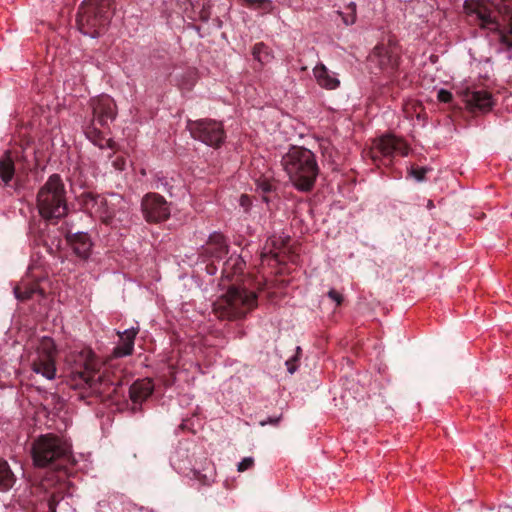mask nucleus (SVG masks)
I'll return each mask as SVG.
<instances>
[{
    "label": "nucleus",
    "instance_id": "1",
    "mask_svg": "<svg viewBox=\"0 0 512 512\" xmlns=\"http://www.w3.org/2000/svg\"><path fill=\"white\" fill-rule=\"evenodd\" d=\"M67 362L70 366L67 384L78 391V399L86 404L110 400L118 392L121 377L110 375L106 369L100 372L90 350L71 354Z\"/></svg>",
    "mask_w": 512,
    "mask_h": 512
},
{
    "label": "nucleus",
    "instance_id": "2",
    "mask_svg": "<svg viewBox=\"0 0 512 512\" xmlns=\"http://www.w3.org/2000/svg\"><path fill=\"white\" fill-rule=\"evenodd\" d=\"M281 163L296 189L303 192L313 189L319 174V166L311 150L291 146L283 155Z\"/></svg>",
    "mask_w": 512,
    "mask_h": 512
},
{
    "label": "nucleus",
    "instance_id": "3",
    "mask_svg": "<svg viewBox=\"0 0 512 512\" xmlns=\"http://www.w3.org/2000/svg\"><path fill=\"white\" fill-rule=\"evenodd\" d=\"M39 215L56 223L68 214L65 185L58 174L51 175L39 189L36 197Z\"/></svg>",
    "mask_w": 512,
    "mask_h": 512
},
{
    "label": "nucleus",
    "instance_id": "4",
    "mask_svg": "<svg viewBox=\"0 0 512 512\" xmlns=\"http://www.w3.org/2000/svg\"><path fill=\"white\" fill-rule=\"evenodd\" d=\"M32 457L38 467L62 469L70 462L71 446L53 434L41 435L33 442Z\"/></svg>",
    "mask_w": 512,
    "mask_h": 512
},
{
    "label": "nucleus",
    "instance_id": "5",
    "mask_svg": "<svg viewBox=\"0 0 512 512\" xmlns=\"http://www.w3.org/2000/svg\"><path fill=\"white\" fill-rule=\"evenodd\" d=\"M257 306V294L244 287L232 286L213 303L215 315L222 320H236L246 316Z\"/></svg>",
    "mask_w": 512,
    "mask_h": 512
},
{
    "label": "nucleus",
    "instance_id": "6",
    "mask_svg": "<svg viewBox=\"0 0 512 512\" xmlns=\"http://www.w3.org/2000/svg\"><path fill=\"white\" fill-rule=\"evenodd\" d=\"M112 0H84L77 13V27L79 31L91 38L102 35L111 18Z\"/></svg>",
    "mask_w": 512,
    "mask_h": 512
},
{
    "label": "nucleus",
    "instance_id": "7",
    "mask_svg": "<svg viewBox=\"0 0 512 512\" xmlns=\"http://www.w3.org/2000/svg\"><path fill=\"white\" fill-rule=\"evenodd\" d=\"M408 153L409 146L406 141L392 133H386L375 139L369 151L370 158L374 163L379 161L381 157L407 156Z\"/></svg>",
    "mask_w": 512,
    "mask_h": 512
},
{
    "label": "nucleus",
    "instance_id": "8",
    "mask_svg": "<svg viewBox=\"0 0 512 512\" xmlns=\"http://www.w3.org/2000/svg\"><path fill=\"white\" fill-rule=\"evenodd\" d=\"M79 204L86 213L98 217L106 225H109L115 216L114 208L103 195L84 192L79 196Z\"/></svg>",
    "mask_w": 512,
    "mask_h": 512
},
{
    "label": "nucleus",
    "instance_id": "9",
    "mask_svg": "<svg viewBox=\"0 0 512 512\" xmlns=\"http://www.w3.org/2000/svg\"><path fill=\"white\" fill-rule=\"evenodd\" d=\"M141 211L144 219L149 223H160L170 216L168 202L158 193H148L142 198Z\"/></svg>",
    "mask_w": 512,
    "mask_h": 512
},
{
    "label": "nucleus",
    "instance_id": "10",
    "mask_svg": "<svg viewBox=\"0 0 512 512\" xmlns=\"http://www.w3.org/2000/svg\"><path fill=\"white\" fill-rule=\"evenodd\" d=\"M32 371L48 380L56 376L55 350L52 345L44 343L31 363Z\"/></svg>",
    "mask_w": 512,
    "mask_h": 512
},
{
    "label": "nucleus",
    "instance_id": "11",
    "mask_svg": "<svg viewBox=\"0 0 512 512\" xmlns=\"http://www.w3.org/2000/svg\"><path fill=\"white\" fill-rule=\"evenodd\" d=\"M370 59L382 70H394L399 65L400 52L397 46L389 41L388 44L377 45L370 54Z\"/></svg>",
    "mask_w": 512,
    "mask_h": 512
},
{
    "label": "nucleus",
    "instance_id": "12",
    "mask_svg": "<svg viewBox=\"0 0 512 512\" xmlns=\"http://www.w3.org/2000/svg\"><path fill=\"white\" fill-rule=\"evenodd\" d=\"M464 8L471 15H475L476 19L480 22V27L491 31L499 29V23L496 16L493 15L492 10L484 3L474 0H466Z\"/></svg>",
    "mask_w": 512,
    "mask_h": 512
},
{
    "label": "nucleus",
    "instance_id": "13",
    "mask_svg": "<svg viewBox=\"0 0 512 512\" xmlns=\"http://www.w3.org/2000/svg\"><path fill=\"white\" fill-rule=\"evenodd\" d=\"M93 119L92 125L108 126L115 118V105L109 97H103L92 101Z\"/></svg>",
    "mask_w": 512,
    "mask_h": 512
},
{
    "label": "nucleus",
    "instance_id": "14",
    "mask_svg": "<svg viewBox=\"0 0 512 512\" xmlns=\"http://www.w3.org/2000/svg\"><path fill=\"white\" fill-rule=\"evenodd\" d=\"M229 246L225 237L221 233H213L210 235L206 244L201 248L200 255L205 261L221 260L228 253Z\"/></svg>",
    "mask_w": 512,
    "mask_h": 512
},
{
    "label": "nucleus",
    "instance_id": "15",
    "mask_svg": "<svg viewBox=\"0 0 512 512\" xmlns=\"http://www.w3.org/2000/svg\"><path fill=\"white\" fill-rule=\"evenodd\" d=\"M465 107L472 113H486L492 109V95L484 90L465 91L463 94Z\"/></svg>",
    "mask_w": 512,
    "mask_h": 512
},
{
    "label": "nucleus",
    "instance_id": "16",
    "mask_svg": "<svg viewBox=\"0 0 512 512\" xmlns=\"http://www.w3.org/2000/svg\"><path fill=\"white\" fill-rule=\"evenodd\" d=\"M65 238L77 257L83 260H87L90 257L93 243L88 233L69 232L66 234Z\"/></svg>",
    "mask_w": 512,
    "mask_h": 512
},
{
    "label": "nucleus",
    "instance_id": "17",
    "mask_svg": "<svg viewBox=\"0 0 512 512\" xmlns=\"http://www.w3.org/2000/svg\"><path fill=\"white\" fill-rule=\"evenodd\" d=\"M138 328H130L124 331H118L117 335L119 337L118 344L113 348L112 356L114 358H121L125 356L132 355L134 351V343L135 338L138 334Z\"/></svg>",
    "mask_w": 512,
    "mask_h": 512
},
{
    "label": "nucleus",
    "instance_id": "18",
    "mask_svg": "<svg viewBox=\"0 0 512 512\" xmlns=\"http://www.w3.org/2000/svg\"><path fill=\"white\" fill-rule=\"evenodd\" d=\"M154 390L150 379H140L135 381L129 388V396L134 404H142L152 394Z\"/></svg>",
    "mask_w": 512,
    "mask_h": 512
},
{
    "label": "nucleus",
    "instance_id": "19",
    "mask_svg": "<svg viewBox=\"0 0 512 512\" xmlns=\"http://www.w3.org/2000/svg\"><path fill=\"white\" fill-rule=\"evenodd\" d=\"M195 140H199L208 146L219 147L225 138V130H189Z\"/></svg>",
    "mask_w": 512,
    "mask_h": 512
},
{
    "label": "nucleus",
    "instance_id": "20",
    "mask_svg": "<svg viewBox=\"0 0 512 512\" xmlns=\"http://www.w3.org/2000/svg\"><path fill=\"white\" fill-rule=\"evenodd\" d=\"M15 297L20 301H26L38 295L41 298L46 296V291L36 282H21L14 288Z\"/></svg>",
    "mask_w": 512,
    "mask_h": 512
},
{
    "label": "nucleus",
    "instance_id": "21",
    "mask_svg": "<svg viewBox=\"0 0 512 512\" xmlns=\"http://www.w3.org/2000/svg\"><path fill=\"white\" fill-rule=\"evenodd\" d=\"M85 136L99 148H110L115 149L116 143L104 130H83Z\"/></svg>",
    "mask_w": 512,
    "mask_h": 512
},
{
    "label": "nucleus",
    "instance_id": "22",
    "mask_svg": "<svg viewBox=\"0 0 512 512\" xmlns=\"http://www.w3.org/2000/svg\"><path fill=\"white\" fill-rule=\"evenodd\" d=\"M313 74L317 80V83L323 88L335 89L339 86V80L331 75L323 64L317 65L313 69Z\"/></svg>",
    "mask_w": 512,
    "mask_h": 512
},
{
    "label": "nucleus",
    "instance_id": "23",
    "mask_svg": "<svg viewBox=\"0 0 512 512\" xmlns=\"http://www.w3.org/2000/svg\"><path fill=\"white\" fill-rule=\"evenodd\" d=\"M15 174V165L10 150H6L0 157V178L4 184H8Z\"/></svg>",
    "mask_w": 512,
    "mask_h": 512
},
{
    "label": "nucleus",
    "instance_id": "24",
    "mask_svg": "<svg viewBox=\"0 0 512 512\" xmlns=\"http://www.w3.org/2000/svg\"><path fill=\"white\" fill-rule=\"evenodd\" d=\"M16 477L8 463L0 459V491H8L15 484Z\"/></svg>",
    "mask_w": 512,
    "mask_h": 512
},
{
    "label": "nucleus",
    "instance_id": "25",
    "mask_svg": "<svg viewBox=\"0 0 512 512\" xmlns=\"http://www.w3.org/2000/svg\"><path fill=\"white\" fill-rule=\"evenodd\" d=\"M242 4L248 8L260 10L265 14L272 13L274 4L272 0H241Z\"/></svg>",
    "mask_w": 512,
    "mask_h": 512
},
{
    "label": "nucleus",
    "instance_id": "26",
    "mask_svg": "<svg viewBox=\"0 0 512 512\" xmlns=\"http://www.w3.org/2000/svg\"><path fill=\"white\" fill-rule=\"evenodd\" d=\"M244 265L245 263L240 256H237L235 258L230 257L223 263L222 272L226 274L227 277H229L231 272L238 273L242 271Z\"/></svg>",
    "mask_w": 512,
    "mask_h": 512
},
{
    "label": "nucleus",
    "instance_id": "27",
    "mask_svg": "<svg viewBox=\"0 0 512 512\" xmlns=\"http://www.w3.org/2000/svg\"><path fill=\"white\" fill-rule=\"evenodd\" d=\"M346 8L349 10V13L344 14L341 11H337V13L341 16L343 23L345 25H353L357 19V6L355 2H350Z\"/></svg>",
    "mask_w": 512,
    "mask_h": 512
},
{
    "label": "nucleus",
    "instance_id": "28",
    "mask_svg": "<svg viewBox=\"0 0 512 512\" xmlns=\"http://www.w3.org/2000/svg\"><path fill=\"white\" fill-rule=\"evenodd\" d=\"M194 478L199 481L204 486L211 485L214 482V470L213 468L209 469V472L203 473L199 470H193Z\"/></svg>",
    "mask_w": 512,
    "mask_h": 512
},
{
    "label": "nucleus",
    "instance_id": "29",
    "mask_svg": "<svg viewBox=\"0 0 512 512\" xmlns=\"http://www.w3.org/2000/svg\"><path fill=\"white\" fill-rule=\"evenodd\" d=\"M427 170L424 167L411 166L409 169V176L413 177L417 181H423Z\"/></svg>",
    "mask_w": 512,
    "mask_h": 512
},
{
    "label": "nucleus",
    "instance_id": "30",
    "mask_svg": "<svg viewBox=\"0 0 512 512\" xmlns=\"http://www.w3.org/2000/svg\"><path fill=\"white\" fill-rule=\"evenodd\" d=\"M262 54H265L267 56L265 44L264 43H257V44H255L253 49H252L253 57L256 60H258L260 62H263L264 58H263Z\"/></svg>",
    "mask_w": 512,
    "mask_h": 512
},
{
    "label": "nucleus",
    "instance_id": "31",
    "mask_svg": "<svg viewBox=\"0 0 512 512\" xmlns=\"http://www.w3.org/2000/svg\"><path fill=\"white\" fill-rule=\"evenodd\" d=\"M258 188L263 192L268 193L271 192L274 188V184L267 178H260L257 180Z\"/></svg>",
    "mask_w": 512,
    "mask_h": 512
},
{
    "label": "nucleus",
    "instance_id": "32",
    "mask_svg": "<svg viewBox=\"0 0 512 512\" xmlns=\"http://www.w3.org/2000/svg\"><path fill=\"white\" fill-rule=\"evenodd\" d=\"M60 501V497L56 494H51L47 501V506L49 512H56L57 505Z\"/></svg>",
    "mask_w": 512,
    "mask_h": 512
},
{
    "label": "nucleus",
    "instance_id": "33",
    "mask_svg": "<svg viewBox=\"0 0 512 512\" xmlns=\"http://www.w3.org/2000/svg\"><path fill=\"white\" fill-rule=\"evenodd\" d=\"M254 465V459L251 457L244 458L239 464H238V471L244 472L248 469H250Z\"/></svg>",
    "mask_w": 512,
    "mask_h": 512
},
{
    "label": "nucleus",
    "instance_id": "34",
    "mask_svg": "<svg viewBox=\"0 0 512 512\" xmlns=\"http://www.w3.org/2000/svg\"><path fill=\"white\" fill-rule=\"evenodd\" d=\"M112 166L118 170L123 171L126 167V160L125 158L118 156L112 161Z\"/></svg>",
    "mask_w": 512,
    "mask_h": 512
},
{
    "label": "nucleus",
    "instance_id": "35",
    "mask_svg": "<svg viewBox=\"0 0 512 512\" xmlns=\"http://www.w3.org/2000/svg\"><path fill=\"white\" fill-rule=\"evenodd\" d=\"M328 297L331 300L335 301L337 303V305H341V303L343 301V296L338 291H336L335 289H331L328 292Z\"/></svg>",
    "mask_w": 512,
    "mask_h": 512
},
{
    "label": "nucleus",
    "instance_id": "36",
    "mask_svg": "<svg viewBox=\"0 0 512 512\" xmlns=\"http://www.w3.org/2000/svg\"><path fill=\"white\" fill-rule=\"evenodd\" d=\"M298 361L297 356H294L286 361L287 370L289 373H294L297 369L296 362Z\"/></svg>",
    "mask_w": 512,
    "mask_h": 512
},
{
    "label": "nucleus",
    "instance_id": "37",
    "mask_svg": "<svg viewBox=\"0 0 512 512\" xmlns=\"http://www.w3.org/2000/svg\"><path fill=\"white\" fill-rule=\"evenodd\" d=\"M500 41L504 44L508 49H512V41H510L509 36L504 33H500Z\"/></svg>",
    "mask_w": 512,
    "mask_h": 512
},
{
    "label": "nucleus",
    "instance_id": "38",
    "mask_svg": "<svg viewBox=\"0 0 512 512\" xmlns=\"http://www.w3.org/2000/svg\"><path fill=\"white\" fill-rule=\"evenodd\" d=\"M438 99L441 102L447 103L448 102V90L446 89H440L437 93Z\"/></svg>",
    "mask_w": 512,
    "mask_h": 512
},
{
    "label": "nucleus",
    "instance_id": "39",
    "mask_svg": "<svg viewBox=\"0 0 512 512\" xmlns=\"http://www.w3.org/2000/svg\"><path fill=\"white\" fill-rule=\"evenodd\" d=\"M278 421H279V418H268V420H267V421H262L260 424H261L262 426L266 425L267 423H270V424L275 425V424H277V423H278Z\"/></svg>",
    "mask_w": 512,
    "mask_h": 512
},
{
    "label": "nucleus",
    "instance_id": "40",
    "mask_svg": "<svg viewBox=\"0 0 512 512\" xmlns=\"http://www.w3.org/2000/svg\"><path fill=\"white\" fill-rule=\"evenodd\" d=\"M499 13H510V8L506 5H503V7L498 8Z\"/></svg>",
    "mask_w": 512,
    "mask_h": 512
},
{
    "label": "nucleus",
    "instance_id": "41",
    "mask_svg": "<svg viewBox=\"0 0 512 512\" xmlns=\"http://www.w3.org/2000/svg\"><path fill=\"white\" fill-rule=\"evenodd\" d=\"M215 270H216V267L213 266L212 264L211 265H207V271L209 273H214Z\"/></svg>",
    "mask_w": 512,
    "mask_h": 512
},
{
    "label": "nucleus",
    "instance_id": "42",
    "mask_svg": "<svg viewBox=\"0 0 512 512\" xmlns=\"http://www.w3.org/2000/svg\"><path fill=\"white\" fill-rule=\"evenodd\" d=\"M509 35L512 36V13H511V16H510V29H509Z\"/></svg>",
    "mask_w": 512,
    "mask_h": 512
},
{
    "label": "nucleus",
    "instance_id": "43",
    "mask_svg": "<svg viewBox=\"0 0 512 512\" xmlns=\"http://www.w3.org/2000/svg\"><path fill=\"white\" fill-rule=\"evenodd\" d=\"M433 206H434V205H433V201H432V200H429V201H428V204H427V207H428L429 209H431Z\"/></svg>",
    "mask_w": 512,
    "mask_h": 512
},
{
    "label": "nucleus",
    "instance_id": "44",
    "mask_svg": "<svg viewBox=\"0 0 512 512\" xmlns=\"http://www.w3.org/2000/svg\"><path fill=\"white\" fill-rule=\"evenodd\" d=\"M296 350H297V353H299L301 351L300 347H297Z\"/></svg>",
    "mask_w": 512,
    "mask_h": 512
}]
</instances>
